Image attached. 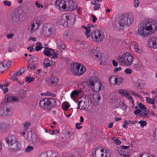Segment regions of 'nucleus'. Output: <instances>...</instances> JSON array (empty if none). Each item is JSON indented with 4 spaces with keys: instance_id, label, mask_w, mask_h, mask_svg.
<instances>
[{
    "instance_id": "f257e3e1",
    "label": "nucleus",
    "mask_w": 157,
    "mask_h": 157,
    "mask_svg": "<svg viewBox=\"0 0 157 157\" xmlns=\"http://www.w3.org/2000/svg\"><path fill=\"white\" fill-rule=\"evenodd\" d=\"M157 29V23L154 21L151 22L148 21L142 22L139 25L137 33L144 37L148 36L151 34L152 32H154Z\"/></svg>"
},
{
    "instance_id": "f03ea898",
    "label": "nucleus",
    "mask_w": 157,
    "mask_h": 157,
    "mask_svg": "<svg viewBox=\"0 0 157 157\" xmlns=\"http://www.w3.org/2000/svg\"><path fill=\"white\" fill-rule=\"evenodd\" d=\"M119 19L115 26L117 28L122 30L123 29L124 26H129L133 23L134 18L132 15L125 14L121 15Z\"/></svg>"
},
{
    "instance_id": "7ed1b4c3",
    "label": "nucleus",
    "mask_w": 157,
    "mask_h": 157,
    "mask_svg": "<svg viewBox=\"0 0 157 157\" xmlns=\"http://www.w3.org/2000/svg\"><path fill=\"white\" fill-rule=\"evenodd\" d=\"M6 141L8 145L10 150L13 151H18L20 150L21 147L20 142L13 135H9L6 138Z\"/></svg>"
},
{
    "instance_id": "20e7f679",
    "label": "nucleus",
    "mask_w": 157,
    "mask_h": 157,
    "mask_svg": "<svg viewBox=\"0 0 157 157\" xmlns=\"http://www.w3.org/2000/svg\"><path fill=\"white\" fill-rule=\"evenodd\" d=\"M75 19V16L73 13L63 14L58 19V22L59 25L67 27L72 25L74 23Z\"/></svg>"
},
{
    "instance_id": "39448f33",
    "label": "nucleus",
    "mask_w": 157,
    "mask_h": 157,
    "mask_svg": "<svg viewBox=\"0 0 157 157\" xmlns=\"http://www.w3.org/2000/svg\"><path fill=\"white\" fill-rule=\"evenodd\" d=\"M56 106V101L52 98H46L41 100L39 106L43 109L50 110Z\"/></svg>"
},
{
    "instance_id": "423d86ee",
    "label": "nucleus",
    "mask_w": 157,
    "mask_h": 157,
    "mask_svg": "<svg viewBox=\"0 0 157 157\" xmlns=\"http://www.w3.org/2000/svg\"><path fill=\"white\" fill-rule=\"evenodd\" d=\"M118 61L125 66H129L132 64L134 59V57L128 52L124 53L119 56Z\"/></svg>"
},
{
    "instance_id": "0eeeda50",
    "label": "nucleus",
    "mask_w": 157,
    "mask_h": 157,
    "mask_svg": "<svg viewBox=\"0 0 157 157\" xmlns=\"http://www.w3.org/2000/svg\"><path fill=\"white\" fill-rule=\"evenodd\" d=\"M88 85L94 91L98 92L101 89L102 84L95 76L91 77L88 79Z\"/></svg>"
},
{
    "instance_id": "6e6552de",
    "label": "nucleus",
    "mask_w": 157,
    "mask_h": 157,
    "mask_svg": "<svg viewBox=\"0 0 157 157\" xmlns=\"http://www.w3.org/2000/svg\"><path fill=\"white\" fill-rule=\"evenodd\" d=\"M71 71L75 75L80 76L83 74L86 71V68L82 64L78 63H74L71 65Z\"/></svg>"
},
{
    "instance_id": "1a4fd4ad",
    "label": "nucleus",
    "mask_w": 157,
    "mask_h": 157,
    "mask_svg": "<svg viewBox=\"0 0 157 157\" xmlns=\"http://www.w3.org/2000/svg\"><path fill=\"white\" fill-rule=\"evenodd\" d=\"M71 0H57L55 2L56 6L60 10L68 11Z\"/></svg>"
},
{
    "instance_id": "9d476101",
    "label": "nucleus",
    "mask_w": 157,
    "mask_h": 157,
    "mask_svg": "<svg viewBox=\"0 0 157 157\" xmlns=\"http://www.w3.org/2000/svg\"><path fill=\"white\" fill-rule=\"evenodd\" d=\"M91 37L93 40L96 43L101 41L105 38L103 32L102 30H96L92 32Z\"/></svg>"
},
{
    "instance_id": "9b49d317",
    "label": "nucleus",
    "mask_w": 157,
    "mask_h": 157,
    "mask_svg": "<svg viewBox=\"0 0 157 157\" xmlns=\"http://www.w3.org/2000/svg\"><path fill=\"white\" fill-rule=\"evenodd\" d=\"M41 22L40 20L39 19H37L31 23L30 26L29 28L30 32L33 33L37 30L41 24Z\"/></svg>"
},
{
    "instance_id": "f8f14e48",
    "label": "nucleus",
    "mask_w": 157,
    "mask_h": 157,
    "mask_svg": "<svg viewBox=\"0 0 157 157\" xmlns=\"http://www.w3.org/2000/svg\"><path fill=\"white\" fill-rule=\"evenodd\" d=\"M123 78L120 76L113 75L110 77V82L114 85H120L122 82Z\"/></svg>"
},
{
    "instance_id": "ddd939ff",
    "label": "nucleus",
    "mask_w": 157,
    "mask_h": 157,
    "mask_svg": "<svg viewBox=\"0 0 157 157\" xmlns=\"http://www.w3.org/2000/svg\"><path fill=\"white\" fill-rule=\"evenodd\" d=\"M20 16H21V14L19 10L14 11L10 17V20L14 23H18L20 19Z\"/></svg>"
},
{
    "instance_id": "4468645a",
    "label": "nucleus",
    "mask_w": 157,
    "mask_h": 157,
    "mask_svg": "<svg viewBox=\"0 0 157 157\" xmlns=\"http://www.w3.org/2000/svg\"><path fill=\"white\" fill-rule=\"evenodd\" d=\"M148 44L151 48H157V37L155 36L150 37L148 40Z\"/></svg>"
},
{
    "instance_id": "2eb2a0df",
    "label": "nucleus",
    "mask_w": 157,
    "mask_h": 157,
    "mask_svg": "<svg viewBox=\"0 0 157 157\" xmlns=\"http://www.w3.org/2000/svg\"><path fill=\"white\" fill-rule=\"evenodd\" d=\"M10 102L14 103L20 102V100L17 97L14 96H7L6 97L4 102Z\"/></svg>"
},
{
    "instance_id": "dca6fc26",
    "label": "nucleus",
    "mask_w": 157,
    "mask_h": 157,
    "mask_svg": "<svg viewBox=\"0 0 157 157\" xmlns=\"http://www.w3.org/2000/svg\"><path fill=\"white\" fill-rule=\"evenodd\" d=\"M42 32L44 35L46 36L54 35L52 28L50 27L48 28L46 26H44L43 28Z\"/></svg>"
},
{
    "instance_id": "f3484780",
    "label": "nucleus",
    "mask_w": 157,
    "mask_h": 157,
    "mask_svg": "<svg viewBox=\"0 0 157 157\" xmlns=\"http://www.w3.org/2000/svg\"><path fill=\"white\" fill-rule=\"evenodd\" d=\"M46 81L49 84L55 85L57 84L59 82L58 79L56 77H49L46 78Z\"/></svg>"
},
{
    "instance_id": "a211bd4d",
    "label": "nucleus",
    "mask_w": 157,
    "mask_h": 157,
    "mask_svg": "<svg viewBox=\"0 0 157 157\" xmlns=\"http://www.w3.org/2000/svg\"><path fill=\"white\" fill-rule=\"evenodd\" d=\"M56 44L58 48L59 49H64L65 46L63 42L59 38L56 39Z\"/></svg>"
},
{
    "instance_id": "6ab92c4d",
    "label": "nucleus",
    "mask_w": 157,
    "mask_h": 157,
    "mask_svg": "<svg viewBox=\"0 0 157 157\" xmlns=\"http://www.w3.org/2000/svg\"><path fill=\"white\" fill-rule=\"evenodd\" d=\"M78 108L80 109L84 110L86 109H87L88 107L85 101L81 100L78 102Z\"/></svg>"
},
{
    "instance_id": "aec40b11",
    "label": "nucleus",
    "mask_w": 157,
    "mask_h": 157,
    "mask_svg": "<svg viewBox=\"0 0 157 157\" xmlns=\"http://www.w3.org/2000/svg\"><path fill=\"white\" fill-rule=\"evenodd\" d=\"M90 54L93 56H95V58L97 60L99 59L98 57L101 55L99 50L96 49H93L90 52Z\"/></svg>"
},
{
    "instance_id": "412c9836",
    "label": "nucleus",
    "mask_w": 157,
    "mask_h": 157,
    "mask_svg": "<svg viewBox=\"0 0 157 157\" xmlns=\"http://www.w3.org/2000/svg\"><path fill=\"white\" fill-rule=\"evenodd\" d=\"M1 130L4 131H7L9 130V124L6 122H3L0 125Z\"/></svg>"
},
{
    "instance_id": "4be33fe9",
    "label": "nucleus",
    "mask_w": 157,
    "mask_h": 157,
    "mask_svg": "<svg viewBox=\"0 0 157 157\" xmlns=\"http://www.w3.org/2000/svg\"><path fill=\"white\" fill-rule=\"evenodd\" d=\"M73 35V32L71 31H69L63 36V38L70 40L72 38Z\"/></svg>"
},
{
    "instance_id": "5701e85b",
    "label": "nucleus",
    "mask_w": 157,
    "mask_h": 157,
    "mask_svg": "<svg viewBox=\"0 0 157 157\" xmlns=\"http://www.w3.org/2000/svg\"><path fill=\"white\" fill-rule=\"evenodd\" d=\"M37 68V66L35 65V63H33V62H29V65L28 66L27 68L31 71H33L35 69Z\"/></svg>"
},
{
    "instance_id": "b1692460",
    "label": "nucleus",
    "mask_w": 157,
    "mask_h": 157,
    "mask_svg": "<svg viewBox=\"0 0 157 157\" xmlns=\"http://www.w3.org/2000/svg\"><path fill=\"white\" fill-rule=\"evenodd\" d=\"M81 92V90H74L73 91L71 94V98H76L78 96L79 94Z\"/></svg>"
},
{
    "instance_id": "393cba45",
    "label": "nucleus",
    "mask_w": 157,
    "mask_h": 157,
    "mask_svg": "<svg viewBox=\"0 0 157 157\" xmlns=\"http://www.w3.org/2000/svg\"><path fill=\"white\" fill-rule=\"evenodd\" d=\"M71 3L69 5L70 7H69L68 11H73L76 9L78 7L77 6L76 3L71 0Z\"/></svg>"
},
{
    "instance_id": "a878e982",
    "label": "nucleus",
    "mask_w": 157,
    "mask_h": 157,
    "mask_svg": "<svg viewBox=\"0 0 157 157\" xmlns=\"http://www.w3.org/2000/svg\"><path fill=\"white\" fill-rule=\"evenodd\" d=\"M30 125V123L28 122H25L23 126V131H21V132L22 134L24 136L25 134V131H26L28 129V128Z\"/></svg>"
},
{
    "instance_id": "bb28decb",
    "label": "nucleus",
    "mask_w": 157,
    "mask_h": 157,
    "mask_svg": "<svg viewBox=\"0 0 157 157\" xmlns=\"http://www.w3.org/2000/svg\"><path fill=\"white\" fill-rule=\"evenodd\" d=\"M120 93L126 97H128L130 94L128 93V91L126 90H124L123 89H120L119 90Z\"/></svg>"
},
{
    "instance_id": "cd10ccee",
    "label": "nucleus",
    "mask_w": 157,
    "mask_h": 157,
    "mask_svg": "<svg viewBox=\"0 0 157 157\" xmlns=\"http://www.w3.org/2000/svg\"><path fill=\"white\" fill-rule=\"evenodd\" d=\"M27 94L26 91L23 90H20L19 91V96L21 98L24 99L25 97V96Z\"/></svg>"
},
{
    "instance_id": "c85d7f7f",
    "label": "nucleus",
    "mask_w": 157,
    "mask_h": 157,
    "mask_svg": "<svg viewBox=\"0 0 157 157\" xmlns=\"http://www.w3.org/2000/svg\"><path fill=\"white\" fill-rule=\"evenodd\" d=\"M43 46H42L41 43L40 42H37L36 43V45L35 46V50L37 51L40 50Z\"/></svg>"
},
{
    "instance_id": "c756f323",
    "label": "nucleus",
    "mask_w": 157,
    "mask_h": 157,
    "mask_svg": "<svg viewBox=\"0 0 157 157\" xmlns=\"http://www.w3.org/2000/svg\"><path fill=\"white\" fill-rule=\"evenodd\" d=\"M142 68V64L140 63H138L135 64L133 67V69L136 71H138Z\"/></svg>"
},
{
    "instance_id": "7c9ffc66",
    "label": "nucleus",
    "mask_w": 157,
    "mask_h": 157,
    "mask_svg": "<svg viewBox=\"0 0 157 157\" xmlns=\"http://www.w3.org/2000/svg\"><path fill=\"white\" fill-rule=\"evenodd\" d=\"M57 155L56 153H54L51 151H48V157H57Z\"/></svg>"
},
{
    "instance_id": "2f4dec72",
    "label": "nucleus",
    "mask_w": 157,
    "mask_h": 157,
    "mask_svg": "<svg viewBox=\"0 0 157 157\" xmlns=\"http://www.w3.org/2000/svg\"><path fill=\"white\" fill-rule=\"evenodd\" d=\"M91 3L92 4L95 5L94 7V10H97L100 8V4L98 3H97L96 1H94V2L93 3L91 2Z\"/></svg>"
},
{
    "instance_id": "473e14b6",
    "label": "nucleus",
    "mask_w": 157,
    "mask_h": 157,
    "mask_svg": "<svg viewBox=\"0 0 157 157\" xmlns=\"http://www.w3.org/2000/svg\"><path fill=\"white\" fill-rule=\"evenodd\" d=\"M69 104L67 102H64L62 105V107L63 110H67L70 107Z\"/></svg>"
},
{
    "instance_id": "72a5a7b5",
    "label": "nucleus",
    "mask_w": 157,
    "mask_h": 157,
    "mask_svg": "<svg viewBox=\"0 0 157 157\" xmlns=\"http://www.w3.org/2000/svg\"><path fill=\"white\" fill-rule=\"evenodd\" d=\"M146 102L147 103H150L151 104H154L155 102V98L152 99L150 98L149 97H147Z\"/></svg>"
},
{
    "instance_id": "f704fd0d",
    "label": "nucleus",
    "mask_w": 157,
    "mask_h": 157,
    "mask_svg": "<svg viewBox=\"0 0 157 157\" xmlns=\"http://www.w3.org/2000/svg\"><path fill=\"white\" fill-rule=\"evenodd\" d=\"M5 70L4 63L2 62L0 63V74L2 73Z\"/></svg>"
},
{
    "instance_id": "c9c22d12",
    "label": "nucleus",
    "mask_w": 157,
    "mask_h": 157,
    "mask_svg": "<svg viewBox=\"0 0 157 157\" xmlns=\"http://www.w3.org/2000/svg\"><path fill=\"white\" fill-rule=\"evenodd\" d=\"M21 13V15H22L23 16H25L27 15L28 12V10L27 9H21L20 11Z\"/></svg>"
},
{
    "instance_id": "e433bc0d",
    "label": "nucleus",
    "mask_w": 157,
    "mask_h": 157,
    "mask_svg": "<svg viewBox=\"0 0 157 157\" xmlns=\"http://www.w3.org/2000/svg\"><path fill=\"white\" fill-rule=\"evenodd\" d=\"M140 116L142 117H149L148 113H147V111L145 110L144 112L140 114Z\"/></svg>"
},
{
    "instance_id": "4c0bfd02",
    "label": "nucleus",
    "mask_w": 157,
    "mask_h": 157,
    "mask_svg": "<svg viewBox=\"0 0 157 157\" xmlns=\"http://www.w3.org/2000/svg\"><path fill=\"white\" fill-rule=\"evenodd\" d=\"M48 59H46L44 62V69H46L48 67L51 65V64L49 63H48Z\"/></svg>"
},
{
    "instance_id": "58836bf2",
    "label": "nucleus",
    "mask_w": 157,
    "mask_h": 157,
    "mask_svg": "<svg viewBox=\"0 0 157 157\" xmlns=\"http://www.w3.org/2000/svg\"><path fill=\"white\" fill-rule=\"evenodd\" d=\"M2 63H4V65H5L6 67H10L11 64V62L9 60H5Z\"/></svg>"
},
{
    "instance_id": "ea45409f",
    "label": "nucleus",
    "mask_w": 157,
    "mask_h": 157,
    "mask_svg": "<svg viewBox=\"0 0 157 157\" xmlns=\"http://www.w3.org/2000/svg\"><path fill=\"white\" fill-rule=\"evenodd\" d=\"M38 60V58L36 56H33L29 60V62L31 61L33 63H35Z\"/></svg>"
},
{
    "instance_id": "a19ab883",
    "label": "nucleus",
    "mask_w": 157,
    "mask_h": 157,
    "mask_svg": "<svg viewBox=\"0 0 157 157\" xmlns=\"http://www.w3.org/2000/svg\"><path fill=\"white\" fill-rule=\"evenodd\" d=\"M139 123L140 124V126L141 128H143L144 126L146 125L147 122L146 121L143 120L140 121Z\"/></svg>"
},
{
    "instance_id": "79ce46f5",
    "label": "nucleus",
    "mask_w": 157,
    "mask_h": 157,
    "mask_svg": "<svg viewBox=\"0 0 157 157\" xmlns=\"http://www.w3.org/2000/svg\"><path fill=\"white\" fill-rule=\"evenodd\" d=\"M5 108L0 109V116H4L7 115V113H6L5 111Z\"/></svg>"
},
{
    "instance_id": "37998d69",
    "label": "nucleus",
    "mask_w": 157,
    "mask_h": 157,
    "mask_svg": "<svg viewBox=\"0 0 157 157\" xmlns=\"http://www.w3.org/2000/svg\"><path fill=\"white\" fill-rule=\"evenodd\" d=\"M101 55V56L100 57V60L101 62L103 63H104L106 61V58L105 56H104L103 54L102 55Z\"/></svg>"
},
{
    "instance_id": "c03bdc74",
    "label": "nucleus",
    "mask_w": 157,
    "mask_h": 157,
    "mask_svg": "<svg viewBox=\"0 0 157 157\" xmlns=\"http://www.w3.org/2000/svg\"><path fill=\"white\" fill-rule=\"evenodd\" d=\"M33 149V147L32 146H28L27 148L25 149V151L26 152H29Z\"/></svg>"
},
{
    "instance_id": "a18cd8bd",
    "label": "nucleus",
    "mask_w": 157,
    "mask_h": 157,
    "mask_svg": "<svg viewBox=\"0 0 157 157\" xmlns=\"http://www.w3.org/2000/svg\"><path fill=\"white\" fill-rule=\"evenodd\" d=\"M33 80V78H31L29 76H27L25 78V81L26 82L30 83Z\"/></svg>"
},
{
    "instance_id": "49530a36",
    "label": "nucleus",
    "mask_w": 157,
    "mask_h": 157,
    "mask_svg": "<svg viewBox=\"0 0 157 157\" xmlns=\"http://www.w3.org/2000/svg\"><path fill=\"white\" fill-rule=\"evenodd\" d=\"M140 4V2L139 0H134V6L136 8H137Z\"/></svg>"
},
{
    "instance_id": "de8ad7c7",
    "label": "nucleus",
    "mask_w": 157,
    "mask_h": 157,
    "mask_svg": "<svg viewBox=\"0 0 157 157\" xmlns=\"http://www.w3.org/2000/svg\"><path fill=\"white\" fill-rule=\"evenodd\" d=\"M114 140L115 143L117 145H120L121 144V141L119 140L116 137H114L113 138Z\"/></svg>"
},
{
    "instance_id": "09e8293b",
    "label": "nucleus",
    "mask_w": 157,
    "mask_h": 157,
    "mask_svg": "<svg viewBox=\"0 0 157 157\" xmlns=\"http://www.w3.org/2000/svg\"><path fill=\"white\" fill-rule=\"evenodd\" d=\"M140 157H154L152 155L149 156L147 153H144L142 155H141Z\"/></svg>"
},
{
    "instance_id": "8fccbe9b",
    "label": "nucleus",
    "mask_w": 157,
    "mask_h": 157,
    "mask_svg": "<svg viewBox=\"0 0 157 157\" xmlns=\"http://www.w3.org/2000/svg\"><path fill=\"white\" fill-rule=\"evenodd\" d=\"M134 47L136 52L139 53H141L142 52V51L141 50L139 49L137 45L134 46Z\"/></svg>"
},
{
    "instance_id": "3c124183",
    "label": "nucleus",
    "mask_w": 157,
    "mask_h": 157,
    "mask_svg": "<svg viewBox=\"0 0 157 157\" xmlns=\"http://www.w3.org/2000/svg\"><path fill=\"white\" fill-rule=\"evenodd\" d=\"M132 70L129 68L125 69L124 70V72L127 74H130L132 72Z\"/></svg>"
},
{
    "instance_id": "603ef678",
    "label": "nucleus",
    "mask_w": 157,
    "mask_h": 157,
    "mask_svg": "<svg viewBox=\"0 0 157 157\" xmlns=\"http://www.w3.org/2000/svg\"><path fill=\"white\" fill-rule=\"evenodd\" d=\"M140 83L138 81H136L135 82V86L138 89H141V87L140 86Z\"/></svg>"
},
{
    "instance_id": "864d4df0",
    "label": "nucleus",
    "mask_w": 157,
    "mask_h": 157,
    "mask_svg": "<svg viewBox=\"0 0 157 157\" xmlns=\"http://www.w3.org/2000/svg\"><path fill=\"white\" fill-rule=\"evenodd\" d=\"M138 106L139 108L143 110H145L146 109V107L142 103H140L138 104Z\"/></svg>"
},
{
    "instance_id": "5fc2aeb1",
    "label": "nucleus",
    "mask_w": 157,
    "mask_h": 157,
    "mask_svg": "<svg viewBox=\"0 0 157 157\" xmlns=\"http://www.w3.org/2000/svg\"><path fill=\"white\" fill-rule=\"evenodd\" d=\"M5 112L6 113H7V115H10V108H5Z\"/></svg>"
},
{
    "instance_id": "6e6d98bb",
    "label": "nucleus",
    "mask_w": 157,
    "mask_h": 157,
    "mask_svg": "<svg viewBox=\"0 0 157 157\" xmlns=\"http://www.w3.org/2000/svg\"><path fill=\"white\" fill-rule=\"evenodd\" d=\"M3 3L5 6H10L11 3L10 1H5L3 2Z\"/></svg>"
},
{
    "instance_id": "4d7b16f0",
    "label": "nucleus",
    "mask_w": 157,
    "mask_h": 157,
    "mask_svg": "<svg viewBox=\"0 0 157 157\" xmlns=\"http://www.w3.org/2000/svg\"><path fill=\"white\" fill-rule=\"evenodd\" d=\"M40 157H48V152L47 153L44 152L41 153L40 155Z\"/></svg>"
},
{
    "instance_id": "13d9d810",
    "label": "nucleus",
    "mask_w": 157,
    "mask_h": 157,
    "mask_svg": "<svg viewBox=\"0 0 157 157\" xmlns=\"http://www.w3.org/2000/svg\"><path fill=\"white\" fill-rule=\"evenodd\" d=\"M154 138L155 140H157V128H156L154 133L153 134Z\"/></svg>"
},
{
    "instance_id": "bf43d9fd",
    "label": "nucleus",
    "mask_w": 157,
    "mask_h": 157,
    "mask_svg": "<svg viewBox=\"0 0 157 157\" xmlns=\"http://www.w3.org/2000/svg\"><path fill=\"white\" fill-rule=\"evenodd\" d=\"M43 52H44V54L45 55L48 56H49L50 53H51L48 50H44Z\"/></svg>"
},
{
    "instance_id": "052dcab7",
    "label": "nucleus",
    "mask_w": 157,
    "mask_h": 157,
    "mask_svg": "<svg viewBox=\"0 0 157 157\" xmlns=\"http://www.w3.org/2000/svg\"><path fill=\"white\" fill-rule=\"evenodd\" d=\"M90 30L89 29L88 30H86L85 33V35L86 36V37L88 38L90 36Z\"/></svg>"
},
{
    "instance_id": "680f3d73",
    "label": "nucleus",
    "mask_w": 157,
    "mask_h": 157,
    "mask_svg": "<svg viewBox=\"0 0 157 157\" xmlns=\"http://www.w3.org/2000/svg\"><path fill=\"white\" fill-rule=\"evenodd\" d=\"M58 58V55L56 53H54V54L52 55V57H51V58L52 59H57Z\"/></svg>"
},
{
    "instance_id": "e2e57ef3",
    "label": "nucleus",
    "mask_w": 157,
    "mask_h": 157,
    "mask_svg": "<svg viewBox=\"0 0 157 157\" xmlns=\"http://www.w3.org/2000/svg\"><path fill=\"white\" fill-rule=\"evenodd\" d=\"M138 121H128V124H135L136 123H137Z\"/></svg>"
},
{
    "instance_id": "0e129e2a",
    "label": "nucleus",
    "mask_w": 157,
    "mask_h": 157,
    "mask_svg": "<svg viewBox=\"0 0 157 157\" xmlns=\"http://www.w3.org/2000/svg\"><path fill=\"white\" fill-rule=\"evenodd\" d=\"M141 110L138 109H136L134 112V114L135 115H138L140 113Z\"/></svg>"
},
{
    "instance_id": "69168bd1",
    "label": "nucleus",
    "mask_w": 157,
    "mask_h": 157,
    "mask_svg": "<svg viewBox=\"0 0 157 157\" xmlns=\"http://www.w3.org/2000/svg\"><path fill=\"white\" fill-rule=\"evenodd\" d=\"M132 94L134 95L135 97H137L138 98H140L142 97L141 95H139V94H137L136 93H135L134 92H132Z\"/></svg>"
},
{
    "instance_id": "338daca9",
    "label": "nucleus",
    "mask_w": 157,
    "mask_h": 157,
    "mask_svg": "<svg viewBox=\"0 0 157 157\" xmlns=\"http://www.w3.org/2000/svg\"><path fill=\"white\" fill-rule=\"evenodd\" d=\"M40 144H44L47 143V141L43 139H40Z\"/></svg>"
},
{
    "instance_id": "774afa93",
    "label": "nucleus",
    "mask_w": 157,
    "mask_h": 157,
    "mask_svg": "<svg viewBox=\"0 0 157 157\" xmlns=\"http://www.w3.org/2000/svg\"><path fill=\"white\" fill-rule=\"evenodd\" d=\"M128 99L132 102V103L133 104L134 103V101L133 98L130 95H129L128 96Z\"/></svg>"
}]
</instances>
